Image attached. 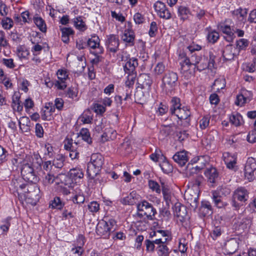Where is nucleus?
I'll return each instance as SVG.
<instances>
[{"label":"nucleus","instance_id":"58836bf2","mask_svg":"<svg viewBox=\"0 0 256 256\" xmlns=\"http://www.w3.org/2000/svg\"><path fill=\"white\" fill-rule=\"evenodd\" d=\"M61 183L64 184L65 186H68V188L73 187L74 182L70 178L69 176L65 174H60Z\"/></svg>","mask_w":256,"mask_h":256},{"label":"nucleus","instance_id":"cd10ccee","mask_svg":"<svg viewBox=\"0 0 256 256\" xmlns=\"http://www.w3.org/2000/svg\"><path fill=\"white\" fill-rule=\"evenodd\" d=\"M174 114L180 120H188L190 112L186 107L183 106L180 110H178Z\"/></svg>","mask_w":256,"mask_h":256},{"label":"nucleus","instance_id":"79ce46f5","mask_svg":"<svg viewBox=\"0 0 256 256\" xmlns=\"http://www.w3.org/2000/svg\"><path fill=\"white\" fill-rule=\"evenodd\" d=\"M64 206V204L60 200L59 197H55L53 200L51 201L50 203V206L52 208H57L58 210L62 209Z\"/></svg>","mask_w":256,"mask_h":256},{"label":"nucleus","instance_id":"c9c22d12","mask_svg":"<svg viewBox=\"0 0 256 256\" xmlns=\"http://www.w3.org/2000/svg\"><path fill=\"white\" fill-rule=\"evenodd\" d=\"M156 250L159 256H168L169 254V249L166 244H158Z\"/></svg>","mask_w":256,"mask_h":256},{"label":"nucleus","instance_id":"69168bd1","mask_svg":"<svg viewBox=\"0 0 256 256\" xmlns=\"http://www.w3.org/2000/svg\"><path fill=\"white\" fill-rule=\"evenodd\" d=\"M212 200L214 202L215 204L218 207H222V204L220 197L218 196V194L216 192H214L212 193Z\"/></svg>","mask_w":256,"mask_h":256},{"label":"nucleus","instance_id":"423d86ee","mask_svg":"<svg viewBox=\"0 0 256 256\" xmlns=\"http://www.w3.org/2000/svg\"><path fill=\"white\" fill-rule=\"evenodd\" d=\"M152 83V80L149 74H140L138 78V87L145 90L146 95H149Z\"/></svg>","mask_w":256,"mask_h":256},{"label":"nucleus","instance_id":"338daca9","mask_svg":"<svg viewBox=\"0 0 256 256\" xmlns=\"http://www.w3.org/2000/svg\"><path fill=\"white\" fill-rule=\"evenodd\" d=\"M134 20L136 24H141L144 22V18L140 13H136L134 16Z\"/></svg>","mask_w":256,"mask_h":256},{"label":"nucleus","instance_id":"bf43d9fd","mask_svg":"<svg viewBox=\"0 0 256 256\" xmlns=\"http://www.w3.org/2000/svg\"><path fill=\"white\" fill-rule=\"evenodd\" d=\"M248 45V42L246 39L240 38L236 42V46L238 47V48L244 49L247 47Z\"/></svg>","mask_w":256,"mask_h":256},{"label":"nucleus","instance_id":"052dcab7","mask_svg":"<svg viewBox=\"0 0 256 256\" xmlns=\"http://www.w3.org/2000/svg\"><path fill=\"white\" fill-rule=\"evenodd\" d=\"M136 98L139 101H142L144 99L147 97L148 95H146L145 90H138L135 94Z\"/></svg>","mask_w":256,"mask_h":256},{"label":"nucleus","instance_id":"6e6552de","mask_svg":"<svg viewBox=\"0 0 256 256\" xmlns=\"http://www.w3.org/2000/svg\"><path fill=\"white\" fill-rule=\"evenodd\" d=\"M106 44L110 52H116L118 49L120 44L118 38L114 34L108 36Z\"/></svg>","mask_w":256,"mask_h":256},{"label":"nucleus","instance_id":"f03ea898","mask_svg":"<svg viewBox=\"0 0 256 256\" xmlns=\"http://www.w3.org/2000/svg\"><path fill=\"white\" fill-rule=\"evenodd\" d=\"M184 54H180V56L182 58H184V60H182L180 62L181 69L184 72H186L189 70L190 66L192 65L195 66V68L198 70H202L208 67L206 63L198 65L199 62L202 60V58L200 56H196L195 54H192L190 57L187 58L184 56Z\"/></svg>","mask_w":256,"mask_h":256},{"label":"nucleus","instance_id":"e2e57ef3","mask_svg":"<svg viewBox=\"0 0 256 256\" xmlns=\"http://www.w3.org/2000/svg\"><path fill=\"white\" fill-rule=\"evenodd\" d=\"M88 208L90 212H96L99 210V204L96 202H92L88 205Z\"/></svg>","mask_w":256,"mask_h":256},{"label":"nucleus","instance_id":"f3484780","mask_svg":"<svg viewBox=\"0 0 256 256\" xmlns=\"http://www.w3.org/2000/svg\"><path fill=\"white\" fill-rule=\"evenodd\" d=\"M138 66V60L136 58H130L126 62L124 66L125 72L128 74H134L136 68Z\"/></svg>","mask_w":256,"mask_h":256},{"label":"nucleus","instance_id":"4d7b16f0","mask_svg":"<svg viewBox=\"0 0 256 256\" xmlns=\"http://www.w3.org/2000/svg\"><path fill=\"white\" fill-rule=\"evenodd\" d=\"M77 94L78 91L74 87L69 88L66 92V96L72 99L77 96Z\"/></svg>","mask_w":256,"mask_h":256},{"label":"nucleus","instance_id":"f257e3e1","mask_svg":"<svg viewBox=\"0 0 256 256\" xmlns=\"http://www.w3.org/2000/svg\"><path fill=\"white\" fill-rule=\"evenodd\" d=\"M30 163L24 162L21 168L22 178L26 182L34 183L37 181V178L34 170V167L40 166L42 162L40 156L34 154L33 157L28 158Z\"/></svg>","mask_w":256,"mask_h":256},{"label":"nucleus","instance_id":"7ed1b4c3","mask_svg":"<svg viewBox=\"0 0 256 256\" xmlns=\"http://www.w3.org/2000/svg\"><path fill=\"white\" fill-rule=\"evenodd\" d=\"M178 76L176 73L169 72L166 74L162 80V87L164 90L171 92L176 87Z\"/></svg>","mask_w":256,"mask_h":256},{"label":"nucleus","instance_id":"c03bdc74","mask_svg":"<svg viewBox=\"0 0 256 256\" xmlns=\"http://www.w3.org/2000/svg\"><path fill=\"white\" fill-rule=\"evenodd\" d=\"M226 86L225 80L224 79H216L214 80L212 88L214 90H216V91L223 89Z\"/></svg>","mask_w":256,"mask_h":256},{"label":"nucleus","instance_id":"473e14b6","mask_svg":"<svg viewBox=\"0 0 256 256\" xmlns=\"http://www.w3.org/2000/svg\"><path fill=\"white\" fill-rule=\"evenodd\" d=\"M57 172H48L43 178V183L44 185L47 186L54 182L56 178L55 174Z\"/></svg>","mask_w":256,"mask_h":256},{"label":"nucleus","instance_id":"7c9ffc66","mask_svg":"<svg viewBox=\"0 0 256 256\" xmlns=\"http://www.w3.org/2000/svg\"><path fill=\"white\" fill-rule=\"evenodd\" d=\"M242 67L243 70L246 72H254L256 70V58H254L250 62L244 64Z\"/></svg>","mask_w":256,"mask_h":256},{"label":"nucleus","instance_id":"de8ad7c7","mask_svg":"<svg viewBox=\"0 0 256 256\" xmlns=\"http://www.w3.org/2000/svg\"><path fill=\"white\" fill-rule=\"evenodd\" d=\"M162 170L166 174L170 172L172 170V166L168 162L164 161L160 164Z\"/></svg>","mask_w":256,"mask_h":256},{"label":"nucleus","instance_id":"4be33fe9","mask_svg":"<svg viewBox=\"0 0 256 256\" xmlns=\"http://www.w3.org/2000/svg\"><path fill=\"white\" fill-rule=\"evenodd\" d=\"M20 129L24 132H28L30 130V121L28 117L22 116L19 121Z\"/></svg>","mask_w":256,"mask_h":256},{"label":"nucleus","instance_id":"3c124183","mask_svg":"<svg viewBox=\"0 0 256 256\" xmlns=\"http://www.w3.org/2000/svg\"><path fill=\"white\" fill-rule=\"evenodd\" d=\"M9 46L8 40H6L4 32L0 30V47L6 48Z\"/></svg>","mask_w":256,"mask_h":256},{"label":"nucleus","instance_id":"a211bd4d","mask_svg":"<svg viewBox=\"0 0 256 256\" xmlns=\"http://www.w3.org/2000/svg\"><path fill=\"white\" fill-rule=\"evenodd\" d=\"M68 176L74 182L76 183L83 178L84 174L82 170L78 168H74L70 170Z\"/></svg>","mask_w":256,"mask_h":256},{"label":"nucleus","instance_id":"680f3d73","mask_svg":"<svg viewBox=\"0 0 256 256\" xmlns=\"http://www.w3.org/2000/svg\"><path fill=\"white\" fill-rule=\"evenodd\" d=\"M206 209V214H209L212 210V206L208 202H202L200 210L201 212H204Z\"/></svg>","mask_w":256,"mask_h":256},{"label":"nucleus","instance_id":"2eb2a0df","mask_svg":"<svg viewBox=\"0 0 256 256\" xmlns=\"http://www.w3.org/2000/svg\"><path fill=\"white\" fill-rule=\"evenodd\" d=\"M116 132L111 128H106L104 129V132L101 136L100 140L102 142L114 140L116 138Z\"/></svg>","mask_w":256,"mask_h":256},{"label":"nucleus","instance_id":"2f4dec72","mask_svg":"<svg viewBox=\"0 0 256 256\" xmlns=\"http://www.w3.org/2000/svg\"><path fill=\"white\" fill-rule=\"evenodd\" d=\"M230 122L236 126H240L242 122V117L238 113L232 114L230 117Z\"/></svg>","mask_w":256,"mask_h":256},{"label":"nucleus","instance_id":"37998d69","mask_svg":"<svg viewBox=\"0 0 256 256\" xmlns=\"http://www.w3.org/2000/svg\"><path fill=\"white\" fill-rule=\"evenodd\" d=\"M178 12L181 18L184 20L188 18V15L190 14V12L188 8L184 6H180L178 9Z\"/></svg>","mask_w":256,"mask_h":256},{"label":"nucleus","instance_id":"f704fd0d","mask_svg":"<svg viewBox=\"0 0 256 256\" xmlns=\"http://www.w3.org/2000/svg\"><path fill=\"white\" fill-rule=\"evenodd\" d=\"M250 100V98L246 96V92L238 94L236 97L235 104L238 106H242Z\"/></svg>","mask_w":256,"mask_h":256},{"label":"nucleus","instance_id":"393cba45","mask_svg":"<svg viewBox=\"0 0 256 256\" xmlns=\"http://www.w3.org/2000/svg\"><path fill=\"white\" fill-rule=\"evenodd\" d=\"M65 160L64 157L62 154H58L52 162L56 172H58V170L62 168L64 166V162Z\"/></svg>","mask_w":256,"mask_h":256},{"label":"nucleus","instance_id":"a878e982","mask_svg":"<svg viewBox=\"0 0 256 256\" xmlns=\"http://www.w3.org/2000/svg\"><path fill=\"white\" fill-rule=\"evenodd\" d=\"M218 28L223 33L227 35L226 40L228 41H232L233 38L234 32L232 31L230 27L224 24H219Z\"/></svg>","mask_w":256,"mask_h":256},{"label":"nucleus","instance_id":"c756f323","mask_svg":"<svg viewBox=\"0 0 256 256\" xmlns=\"http://www.w3.org/2000/svg\"><path fill=\"white\" fill-rule=\"evenodd\" d=\"M256 170V160L252 157L248 158L247 160L246 166L244 167V170L250 172H254Z\"/></svg>","mask_w":256,"mask_h":256},{"label":"nucleus","instance_id":"09e8293b","mask_svg":"<svg viewBox=\"0 0 256 256\" xmlns=\"http://www.w3.org/2000/svg\"><path fill=\"white\" fill-rule=\"evenodd\" d=\"M100 44V39L98 36H94L90 38L87 43V45L92 49L96 48Z\"/></svg>","mask_w":256,"mask_h":256},{"label":"nucleus","instance_id":"864d4df0","mask_svg":"<svg viewBox=\"0 0 256 256\" xmlns=\"http://www.w3.org/2000/svg\"><path fill=\"white\" fill-rule=\"evenodd\" d=\"M166 70L165 66L162 62H158L154 69V74L156 75L162 74Z\"/></svg>","mask_w":256,"mask_h":256},{"label":"nucleus","instance_id":"5701e85b","mask_svg":"<svg viewBox=\"0 0 256 256\" xmlns=\"http://www.w3.org/2000/svg\"><path fill=\"white\" fill-rule=\"evenodd\" d=\"M154 234L156 236L159 234H160L162 236V238H159L158 239H156L154 240V242L155 244H165L166 242H167L168 236V232H166L162 230H159L156 232H154Z\"/></svg>","mask_w":256,"mask_h":256},{"label":"nucleus","instance_id":"4c0bfd02","mask_svg":"<svg viewBox=\"0 0 256 256\" xmlns=\"http://www.w3.org/2000/svg\"><path fill=\"white\" fill-rule=\"evenodd\" d=\"M74 24L76 28L80 30L84 31L86 29V25L82 16H78L74 19Z\"/></svg>","mask_w":256,"mask_h":256},{"label":"nucleus","instance_id":"9d476101","mask_svg":"<svg viewBox=\"0 0 256 256\" xmlns=\"http://www.w3.org/2000/svg\"><path fill=\"white\" fill-rule=\"evenodd\" d=\"M249 192L244 187H239L233 192L232 197L241 202H246L249 198Z\"/></svg>","mask_w":256,"mask_h":256},{"label":"nucleus","instance_id":"dca6fc26","mask_svg":"<svg viewBox=\"0 0 256 256\" xmlns=\"http://www.w3.org/2000/svg\"><path fill=\"white\" fill-rule=\"evenodd\" d=\"M204 174L208 178V181L210 184H214L218 177V172L216 168L210 167L206 168Z\"/></svg>","mask_w":256,"mask_h":256},{"label":"nucleus","instance_id":"a18cd8bd","mask_svg":"<svg viewBox=\"0 0 256 256\" xmlns=\"http://www.w3.org/2000/svg\"><path fill=\"white\" fill-rule=\"evenodd\" d=\"M29 54L28 50L23 46H20L17 48V55L20 58H26Z\"/></svg>","mask_w":256,"mask_h":256},{"label":"nucleus","instance_id":"9b49d317","mask_svg":"<svg viewBox=\"0 0 256 256\" xmlns=\"http://www.w3.org/2000/svg\"><path fill=\"white\" fill-rule=\"evenodd\" d=\"M112 228H109L108 223L104 220H100L96 227V232L98 235L103 236L105 238H107L110 234Z\"/></svg>","mask_w":256,"mask_h":256},{"label":"nucleus","instance_id":"ddd939ff","mask_svg":"<svg viewBox=\"0 0 256 256\" xmlns=\"http://www.w3.org/2000/svg\"><path fill=\"white\" fill-rule=\"evenodd\" d=\"M54 111L55 107L52 102L46 104L44 108L42 110V118L44 120H50Z\"/></svg>","mask_w":256,"mask_h":256},{"label":"nucleus","instance_id":"c85d7f7f","mask_svg":"<svg viewBox=\"0 0 256 256\" xmlns=\"http://www.w3.org/2000/svg\"><path fill=\"white\" fill-rule=\"evenodd\" d=\"M122 40L128 43H133L134 39V32L132 30H126L122 36Z\"/></svg>","mask_w":256,"mask_h":256},{"label":"nucleus","instance_id":"20e7f679","mask_svg":"<svg viewBox=\"0 0 256 256\" xmlns=\"http://www.w3.org/2000/svg\"><path fill=\"white\" fill-rule=\"evenodd\" d=\"M138 215L140 217L146 216L148 219L152 220L156 212L152 204L146 201H143L138 204Z\"/></svg>","mask_w":256,"mask_h":256},{"label":"nucleus","instance_id":"a19ab883","mask_svg":"<svg viewBox=\"0 0 256 256\" xmlns=\"http://www.w3.org/2000/svg\"><path fill=\"white\" fill-rule=\"evenodd\" d=\"M82 140L87 142L88 144L92 143V138L90 136L89 130L87 128H82L80 132Z\"/></svg>","mask_w":256,"mask_h":256},{"label":"nucleus","instance_id":"774afa93","mask_svg":"<svg viewBox=\"0 0 256 256\" xmlns=\"http://www.w3.org/2000/svg\"><path fill=\"white\" fill-rule=\"evenodd\" d=\"M84 197L83 195L78 194L75 195L72 198V202L74 204H82L84 201Z\"/></svg>","mask_w":256,"mask_h":256},{"label":"nucleus","instance_id":"1a4fd4ad","mask_svg":"<svg viewBox=\"0 0 256 256\" xmlns=\"http://www.w3.org/2000/svg\"><path fill=\"white\" fill-rule=\"evenodd\" d=\"M240 50L238 48L231 45H227L222 52V56L226 60H230L238 55Z\"/></svg>","mask_w":256,"mask_h":256},{"label":"nucleus","instance_id":"6ab92c4d","mask_svg":"<svg viewBox=\"0 0 256 256\" xmlns=\"http://www.w3.org/2000/svg\"><path fill=\"white\" fill-rule=\"evenodd\" d=\"M238 248V240L236 238H232L226 244V249L228 254H234Z\"/></svg>","mask_w":256,"mask_h":256},{"label":"nucleus","instance_id":"e433bc0d","mask_svg":"<svg viewBox=\"0 0 256 256\" xmlns=\"http://www.w3.org/2000/svg\"><path fill=\"white\" fill-rule=\"evenodd\" d=\"M11 186L14 187L18 193H19L20 190H22L26 188V184L22 183L21 180H12Z\"/></svg>","mask_w":256,"mask_h":256},{"label":"nucleus","instance_id":"6e6d98bb","mask_svg":"<svg viewBox=\"0 0 256 256\" xmlns=\"http://www.w3.org/2000/svg\"><path fill=\"white\" fill-rule=\"evenodd\" d=\"M150 188L158 194H160L161 190L159 184L155 181L150 180L148 182Z\"/></svg>","mask_w":256,"mask_h":256},{"label":"nucleus","instance_id":"f8f14e48","mask_svg":"<svg viewBox=\"0 0 256 256\" xmlns=\"http://www.w3.org/2000/svg\"><path fill=\"white\" fill-rule=\"evenodd\" d=\"M174 214L179 218L181 222L184 221L187 216L186 208L180 202H176L173 207Z\"/></svg>","mask_w":256,"mask_h":256},{"label":"nucleus","instance_id":"412c9836","mask_svg":"<svg viewBox=\"0 0 256 256\" xmlns=\"http://www.w3.org/2000/svg\"><path fill=\"white\" fill-rule=\"evenodd\" d=\"M100 170V168H98L97 166H94L92 165V164L88 163L87 174L91 180H94V181L96 182L97 180L100 181L98 178L95 180V177L97 176Z\"/></svg>","mask_w":256,"mask_h":256},{"label":"nucleus","instance_id":"0e129e2a","mask_svg":"<svg viewBox=\"0 0 256 256\" xmlns=\"http://www.w3.org/2000/svg\"><path fill=\"white\" fill-rule=\"evenodd\" d=\"M94 112L98 114H102L106 111V108L100 104H96L94 106Z\"/></svg>","mask_w":256,"mask_h":256},{"label":"nucleus","instance_id":"ea45409f","mask_svg":"<svg viewBox=\"0 0 256 256\" xmlns=\"http://www.w3.org/2000/svg\"><path fill=\"white\" fill-rule=\"evenodd\" d=\"M80 119L84 124H90L92 120L90 110L85 111L80 116Z\"/></svg>","mask_w":256,"mask_h":256},{"label":"nucleus","instance_id":"603ef678","mask_svg":"<svg viewBox=\"0 0 256 256\" xmlns=\"http://www.w3.org/2000/svg\"><path fill=\"white\" fill-rule=\"evenodd\" d=\"M203 180V178L202 176H198L195 178V179L190 182L191 188L194 189L195 186L198 188V190H200V186Z\"/></svg>","mask_w":256,"mask_h":256},{"label":"nucleus","instance_id":"b1692460","mask_svg":"<svg viewBox=\"0 0 256 256\" xmlns=\"http://www.w3.org/2000/svg\"><path fill=\"white\" fill-rule=\"evenodd\" d=\"M252 220L248 218H244L238 220L237 226L239 230H248L251 225Z\"/></svg>","mask_w":256,"mask_h":256},{"label":"nucleus","instance_id":"0eeeda50","mask_svg":"<svg viewBox=\"0 0 256 256\" xmlns=\"http://www.w3.org/2000/svg\"><path fill=\"white\" fill-rule=\"evenodd\" d=\"M154 8L158 15L161 18L168 20L171 18V14L164 3L158 1L154 4Z\"/></svg>","mask_w":256,"mask_h":256},{"label":"nucleus","instance_id":"49530a36","mask_svg":"<svg viewBox=\"0 0 256 256\" xmlns=\"http://www.w3.org/2000/svg\"><path fill=\"white\" fill-rule=\"evenodd\" d=\"M219 34L215 30H212L208 32L207 38L209 42L214 44L219 38Z\"/></svg>","mask_w":256,"mask_h":256},{"label":"nucleus","instance_id":"5fc2aeb1","mask_svg":"<svg viewBox=\"0 0 256 256\" xmlns=\"http://www.w3.org/2000/svg\"><path fill=\"white\" fill-rule=\"evenodd\" d=\"M44 168L48 172H56L55 168L50 160L44 162Z\"/></svg>","mask_w":256,"mask_h":256},{"label":"nucleus","instance_id":"8fccbe9b","mask_svg":"<svg viewBox=\"0 0 256 256\" xmlns=\"http://www.w3.org/2000/svg\"><path fill=\"white\" fill-rule=\"evenodd\" d=\"M1 24L4 29L10 30L13 26V21L11 18H6L2 20Z\"/></svg>","mask_w":256,"mask_h":256},{"label":"nucleus","instance_id":"72a5a7b5","mask_svg":"<svg viewBox=\"0 0 256 256\" xmlns=\"http://www.w3.org/2000/svg\"><path fill=\"white\" fill-rule=\"evenodd\" d=\"M34 22L41 32H46V24L42 18L40 17H34Z\"/></svg>","mask_w":256,"mask_h":256},{"label":"nucleus","instance_id":"4468645a","mask_svg":"<svg viewBox=\"0 0 256 256\" xmlns=\"http://www.w3.org/2000/svg\"><path fill=\"white\" fill-rule=\"evenodd\" d=\"M172 158L180 166H184L188 161L186 152L184 151L177 152Z\"/></svg>","mask_w":256,"mask_h":256},{"label":"nucleus","instance_id":"39448f33","mask_svg":"<svg viewBox=\"0 0 256 256\" xmlns=\"http://www.w3.org/2000/svg\"><path fill=\"white\" fill-rule=\"evenodd\" d=\"M200 190H198L196 186L193 189L189 188L186 191L184 194V198L187 200V202L194 209L197 208L198 206V200L199 197V194Z\"/></svg>","mask_w":256,"mask_h":256},{"label":"nucleus","instance_id":"aec40b11","mask_svg":"<svg viewBox=\"0 0 256 256\" xmlns=\"http://www.w3.org/2000/svg\"><path fill=\"white\" fill-rule=\"evenodd\" d=\"M88 163L92 164L98 168H100L104 164V158L100 154H93L90 157V162Z\"/></svg>","mask_w":256,"mask_h":256},{"label":"nucleus","instance_id":"bb28decb","mask_svg":"<svg viewBox=\"0 0 256 256\" xmlns=\"http://www.w3.org/2000/svg\"><path fill=\"white\" fill-rule=\"evenodd\" d=\"M62 32V40L64 43H68L70 36L74 34V30L70 28H60Z\"/></svg>","mask_w":256,"mask_h":256},{"label":"nucleus","instance_id":"13d9d810","mask_svg":"<svg viewBox=\"0 0 256 256\" xmlns=\"http://www.w3.org/2000/svg\"><path fill=\"white\" fill-rule=\"evenodd\" d=\"M210 123V117L206 116L202 118L200 121V126L201 129H205L207 128Z\"/></svg>","mask_w":256,"mask_h":256}]
</instances>
